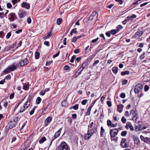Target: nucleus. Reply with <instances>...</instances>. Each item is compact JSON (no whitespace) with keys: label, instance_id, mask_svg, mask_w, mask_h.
Returning <instances> with one entry per match:
<instances>
[{"label":"nucleus","instance_id":"obj_1","mask_svg":"<svg viewBox=\"0 0 150 150\" xmlns=\"http://www.w3.org/2000/svg\"><path fill=\"white\" fill-rule=\"evenodd\" d=\"M33 98L32 96L31 95H30L28 97L27 101L24 103L23 106H22L20 110V112H23L27 109L30 105V101Z\"/></svg>","mask_w":150,"mask_h":150},{"label":"nucleus","instance_id":"obj_2","mask_svg":"<svg viewBox=\"0 0 150 150\" xmlns=\"http://www.w3.org/2000/svg\"><path fill=\"white\" fill-rule=\"evenodd\" d=\"M18 67L17 63L16 62L14 63L11 66H8L6 69L3 72L5 73H10L11 71L16 70Z\"/></svg>","mask_w":150,"mask_h":150},{"label":"nucleus","instance_id":"obj_3","mask_svg":"<svg viewBox=\"0 0 150 150\" xmlns=\"http://www.w3.org/2000/svg\"><path fill=\"white\" fill-rule=\"evenodd\" d=\"M18 120L17 119H14L11 121L6 127V128L7 129H9L15 127L16 125Z\"/></svg>","mask_w":150,"mask_h":150},{"label":"nucleus","instance_id":"obj_4","mask_svg":"<svg viewBox=\"0 0 150 150\" xmlns=\"http://www.w3.org/2000/svg\"><path fill=\"white\" fill-rule=\"evenodd\" d=\"M58 150H70L67 144L63 141L60 145L58 146Z\"/></svg>","mask_w":150,"mask_h":150},{"label":"nucleus","instance_id":"obj_5","mask_svg":"<svg viewBox=\"0 0 150 150\" xmlns=\"http://www.w3.org/2000/svg\"><path fill=\"white\" fill-rule=\"evenodd\" d=\"M143 88L142 85L140 83L136 85L134 87V91L135 93H138Z\"/></svg>","mask_w":150,"mask_h":150},{"label":"nucleus","instance_id":"obj_6","mask_svg":"<svg viewBox=\"0 0 150 150\" xmlns=\"http://www.w3.org/2000/svg\"><path fill=\"white\" fill-rule=\"evenodd\" d=\"M118 130L117 129L115 128L111 129L110 132L111 138L115 137L117 134Z\"/></svg>","mask_w":150,"mask_h":150},{"label":"nucleus","instance_id":"obj_7","mask_svg":"<svg viewBox=\"0 0 150 150\" xmlns=\"http://www.w3.org/2000/svg\"><path fill=\"white\" fill-rule=\"evenodd\" d=\"M147 127L146 126L143 125L142 124H141L136 126L135 128V130L136 132L142 130Z\"/></svg>","mask_w":150,"mask_h":150},{"label":"nucleus","instance_id":"obj_8","mask_svg":"<svg viewBox=\"0 0 150 150\" xmlns=\"http://www.w3.org/2000/svg\"><path fill=\"white\" fill-rule=\"evenodd\" d=\"M130 114H132V116L133 117L132 118V120L136 122L138 117L137 112L136 111H134V110H132L130 112Z\"/></svg>","mask_w":150,"mask_h":150},{"label":"nucleus","instance_id":"obj_9","mask_svg":"<svg viewBox=\"0 0 150 150\" xmlns=\"http://www.w3.org/2000/svg\"><path fill=\"white\" fill-rule=\"evenodd\" d=\"M127 140L125 138H122V139L120 145L123 148H126L128 146L127 143Z\"/></svg>","mask_w":150,"mask_h":150},{"label":"nucleus","instance_id":"obj_10","mask_svg":"<svg viewBox=\"0 0 150 150\" xmlns=\"http://www.w3.org/2000/svg\"><path fill=\"white\" fill-rule=\"evenodd\" d=\"M62 130V129L60 128L59 129L57 132L54 135V138L52 139V140L51 141L50 144H51L53 141L56 138L58 137L59 136L60 133L61 132V131Z\"/></svg>","mask_w":150,"mask_h":150},{"label":"nucleus","instance_id":"obj_11","mask_svg":"<svg viewBox=\"0 0 150 150\" xmlns=\"http://www.w3.org/2000/svg\"><path fill=\"white\" fill-rule=\"evenodd\" d=\"M143 33L142 31L139 30L135 33L134 35L132 36V37L134 38H139L142 35Z\"/></svg>","mask_w":150,"mask_h":150},{"label":"nucleus","instance_id":"obj_12","mask_svg":"<svg viewBox=\"0 0 150 150\" xmlns=\"http://www.w3.org/2000/svg\"><path fill=\"white\" fill-rule=\"evenodd\" d=\"M52 120V118L50 117H48L45 121L44 125L45 126H47Z\"/></svg>","mask_w":150,"mask_h":150},{"label":"nucleus","instance_id":"obj_13","mask_svg":"<svg viewBox=\"0 0 150 150\" xmlns=\"http://www.w3.org/2000/svg\"><path fill=\"white\" fill-rule=\"evenodd\" d=\"M133 138L134 141V143L137 145H139L140 143L139 138L136 136H134Z\"/></svg>","mask_w":150,"mask_h":150},{"label":"nucleus","instance_id":"obj_14","mask_svg":"<svg viewBox=\"0 0 150 150\" xmlns=\"http://www.w3.org/2000/svg\"><path fill=\"white\" fill-rule=\"evenodd\" d=\"M124 106L122 104L118 105L117 107V111L120 113H121L122 110Z\"/></svg>","mask_w":150,"mask_h":150},{"label":"nucleus","instance_id":"obj_15","mask_svg":"<svg viewBox=\"0 0 150 150\" xmlns=\"http://www.w3.org/2000/svg\"><path fill=\"white\" fill-rule=\"evenodd\" d=\"M97 130V129L96 127H93L91 128L90 130V129H88V132H89L91 135H92L93 134L95 133Z\"/></svg>","mask_w":150,"mask_h":150},{"label":"nucleus","instance_id":"obj_16","mask_svg":"<svg viewBox=\"0 0 150 150\" xmlns=\"http://www.w3.org/2000/svg\"><path fill=\"white\" fill-rule=\"evenodd\" d=\"M22 7H24L27 9H28L30 8V5L29 4L27 3V2H23L22 3Z\"/></svg>","mask_w":150,"mask_h":150},{"label":"nucleus","instance_id":"obj_17","mask_svg":"<svg viewBox=\"0 0 150 150\" xmlns=\"http://www.w3.org/2000/svg\"><path fill=\"white\" fill-rule=\"evenodd\" d=\"M137 17L136 15L135 14H133L132 16H128L127 17V20L129 21H132V20L134 18H136Z\"/></svg>","mask_w":150,"mask_h":150},{"label":"nucleus","instance_id":"obj_18","mask_svg":"<svg viewBox=\"0 0 150 150\" xmlns=\"http://www.w3.org/2000/svg\"><path fill=\"white\" fill-rule=\"evenodd\" d=\"M105 143V141H103L102 142L100 143L99 144V146L100 149H103L104 148Z\"/></svg>","mask_w":150,"mask_h":150},{"label":"nucleus","instance_id":"obj_19","mask_svg":"<svg viewBox=\"0 0 150 150\" xmlns=\"http://www.w3.org/2000/svg\"><path fill=\"white\" fill-rule=\"evenodd\" d=\"M91 136L92 135H91V134L89 132H88V133L86 134L84 137L85 139L86 140L90 138Z\"/></svg>","mask_w":150,"mask_h":150},{"label":"nucleus","instance_id":"obj_20","mask_svg":"<svg viewBox=\"0 0 150 150\" xmlns=\"http://www.w3.org/2000/svg\"><path fill=\"white\" fill-rule=\"evenodd\" d=\"M88 65V62L87 61H84L81 66V68L84 69L85 67Z\"/></svg>","mask_w":150,"mask_h":150},{"label":"nucleus","instance_id":"obj_21","mask_svg":"<svg viewBox=\"0 0 150 150\" xmlns=\"http://www.w3.org/2000/svg\"><path fill=\"white\" fill-rule=\"evenodd\" d=\"M76 29L74 28V29H72L71 31L70 34L69 35V36H71L73 33L77 34L78 33V32L76 30Z\"/></svg>","mask_w":150,"mask_h":150},{"label":"nucleus","instance_id":"obj_22","mask_svg":"<svg viewBox=\"0 0 150 150\" xmlns=\"http://www.w3.org/2000/svg\"><path fill=\"white\" fill-rule=\"evenodd\" d=\"M105 131L103 127L102 126L100 128V134L101 137H103L105 133Z\"/></svg>","mask_w":150,"mask_h":150},{"label":"nucleus","instance_id":"obj_23","mask_svg":"<svg viewBox=\"0 0 150 150\" xmlns=\"http://www.w3.org/2000/svg\"><path fill=\"white\" fill-rule=\"evenodd\" d=\"M46 140V138L45 137H42L40 140L39 141L40 144L43 143Z\"/></svg>","mask_w":150,"mask_h":150},{"label":"nucleus","instance_id":"obj_24","mask_svg":"<svg viewBox=\"0 0 150 150\" xmlns=\"http://www.w3.org/2000/svg\"><path fill=\"white\" fill-rule=\"evenodd\" d=\"M26 13L25 12H22L21 13L19 14V16L20 18H23L26 15Z\"/></svg>","mask_w":150,"mask_h":150},{"label":"nucleus","instance_id":"obj_25","mask_svg":"<svg viewBox=\"0 0 150 150\" xmlns=\"http://www.w3.org/2000/svg\"><path fill=\"white\" fill-rule=\"evenodd\" d=\"M25 65V63L24 62L23 60H21L19 63L17 64L18 67H21Z\"/></svg>","mask_w":150,"mask_h":150},{"label":"nucleus","instance_id":"obj_26","mask_svg":"<svg viewBox=\"0 0 150 150\" xmlns=\"http://www.w3.org/2000/svg\"><path fill=\"white\" fill-rule=\"evenodd\" d=\"M110 33L112 35L115 34L119 32L118 30H112L110 31Z\"/></svg>","mask_w":150,"mask_h":150},{"label":"nucleus","instance_id":"obj_27","mask_svg":"<svg viewBox=\"0 0 150 150\" xmlns=\"http://www.w3.org/2000/svg\"><path fill=\"white\" fill-rule=\"evenodd\" d=\"M129 74V71H125L122 72L121 73V74L122 76H124V75H125L126 74L128 75Z\"/></svg>","mask_w":150,"mask_h":150},{"label":"nucleus","instance_id":"obj_28","mask_svg":"<svg viewBox=\"0 0 150 150\" xmlns=\"http://www.w3.org/2000/svg\"><path fill=\"white\" fill-rule=\"evenodd\" d=\"M40 57V53L38 52H36L35 53V58L36 59H38Z\"/></svg>","mask_w":150,"mask_h":150},{"label":"nucleus","instance_id":"obj_29","mask_svg":"<svg viewBox=\"0 0 150 150\" xmlns=\"http://www.w3.org/2000/svg\"><path fill=\"white\" fill-rule=\"evenodd\" d=\"M11 18H10V20H11L12 21H13L14 20V17L15 16V14L14 13H11Z\"/></svg>","mask_w":150,"mask_h":150},{"label":"nucleus","instance_id":"obj_30","mask_svg":"<svg viewBox=\"0 0 150 150\" xmlns=\"http://www.w3.org/2000/svg\"><path fill=\"white\" fill-rule=\"evenodd\" d=\"M112 71L115 74H116L117 72L118 68L116 67H114L112 68Z\"/></svg>","mask_w":150,"mask_h":150},{"label":"nucleus","instance_id":"obj_31","mask_svg":"<svg viewBox=\"0 0 150 150\" xmlns=\"http://www.w3.org/2000/svg\"><path fill=\"white\" fill-rule=\"evenodd\" d=\"M83 69H83L82 68H81V67L76 72V73H78V75H80L81 72L83 71Z\"/></svg>","mask_w":150,"mask_h":150},{"label":"nucleus","instance_id":"obj_32","mask_svg":"<svg viewBox=\"0 0 150 150\" xmlns=\"http://www.w3.org/2000/svg\"><path fill=\"white\" fill-rule=\"evenodd\" d=\"M62 19L61 18H59L57 19V23L58 25H59L62 23Z\"/></svg>","mask_w":150,"mask_h":150},{"label":"nucleus","instance_id":"obj_33","mask_svg":"<svg viewBox=\"0 0 150 150\" xmlns=\"http://www.w3.org/2000/svg\"><path fill=\"white\" fill-rule=\"evenodd\" d=\"M78 106H79V104H76L74 105V106L71 107V108H73L74 110H77L78 108Z\"/></svg>","mask_w":150,"mask_h":150},{"label":"nucleus","instance_id":"obj_34","mask_svg":"<svg viewBox=\"0 0 150 150\" xmlns=\"http://www.w3.org/2000/svg\"><path fill=\"white\" fill-rule=\"evenodd\" d=\"M96 13H97L96 11H94L93 12L92 14L89 17V18L90 19L92 17H95L96 16Z\"/></svg>","mask_w":150,"mask_h":150},{"label":"nucleus","instance_id":"obj_35","mask_svg":"<svg viewBox=\"0 0 150 150\" xmlns=\"http://www.w3.org/2000/svg\"><path fill=\"white\" fill-rule=\"evenodd\" d=\"M41 100V98L40 97H38L36 100V103L37 104H39Z\"/></svg>","mask_w":150,"mask_h":150},{"label":"nucleus","instance_id":"obj_36","mask_svg":"<svg viewBox=\"0 0 150 150\" xmlns=\"http://www.w3.org/2000/svg\"><path fill=\"white\" fill-rule=\"evenodd\" d=\"M123 28V27L120 25H119L116 27V29L118 30L119 32L120 30L122 29Z\"/></svg>","mask_w":150,"mask_h":150},{"label":"nucleus","instance_id":"obj_37","mask_svg":"<svg viewBox=\"0 0 150 150\" xmlns=\"http://www.w3.org/2000/svg\"><path fill=\"white\" fill-rule=\"evenodd\" d=\"M112 122L110 120H108L107 121V125L108 126H111L112 125Z\"/></svg>","mask_w":150,"mask_h":150},{"label":"nucleus","instance_id":"obj_38","mask_svg":"<svg viewBox=\"0 0 150 150\" xmlns=\"http://www.w3.org/2000/svg\"><path fill=\"white\" fill-rule=\"evenodd\" d=\"M126 119L125 118V117H124L123 116L122 117L121 121L123 123H125L126 122Z\"/></svg>","mask_w":150,"mask_h":150},{"label":"nucleus","instance_id":"obj_39","mask_svg":"<svg viewBox=\"0 0 150 150\" xmlns=\"http://www.w3.org/2000/svg\"><path fill=\"white\" fill-rule=\"evenodd\" d=\"M87 102V100L86 99L84 100L81 102V103L83 105H85Z\"/></svg>","mask_w":150,"mask_h":150},{"label":"nucleus","instance_id":"obj_40","mask_svg":"<svg viewBox=\"0 0 150 150\" xmlns=\"http://www.w3.org/2000/svg\"><path fill=\"white\" fill-rule=\"evenodd\" d=\"M127 134V132L126 131H123L121 133V135L122 136H125Z\"/></svg>","mask_w":150,"mask_h":150},{"label":"nucleus","instance_id":"obj_41","mask_svg":"<svg viewBox=\"0 0 150 150\" xmlns=\"http://www.w3.org/2000/svg\"><path fill=\"white\" fill-rule=\"evenodd\" d=\"M75 57L76 56L75 55L73 56L70 59V62L71 63L73 62L74 60L75 59Z\"/></svg>","mask_w":150,"mask_h":150},{"label":"nucleus","instance_id":"obj_42","mask_svg":"<svg viewBox=\"0 0 150 150\" xmlns=\"http://www.w3.org/2000/svg\"><path fill=\"white\" fill-rule=\"evenodd\" d=\"M145 52H144L140 57V59H143L145 57Z\"/></svg>","mask_w":150,"mask_h":150},{"label":"nucleus","instance_id":"obj_43","mask_svg":"<svg viewBox=\"0 0 150 150\" xmlns=\"http://www.w3.org/2000/svg\"><path fill=\"white\" fill-rule=\"evenodd\" d=\"M149 88V87L147 85H145L144 87V90L145 91H148Z\"/></svg>","mask_w":150,"mask_h":150},{"label":"nucleus","instance_id":"obj_44","mask_svg":"<svg viewBox=\"0 0 150 150\" xmlns=\"http://www.w3.org/2000/svg\"><path fill=\"white\" fill-rule=\"evenodd\" d=\"M26 149V146L24 145L22 146L21 147V150H25Z\"/></svg>","mask_w":150,"mask_h":150},{"label":"nucleus","instance_id":"obj_45","mask_svg":"<svg viewBox=\"0 0 150 150\" xmlns=\"http://www.w3.org/2000/svg\"><path fill=\"white\" fill-rule=\"evenodd\" d=\"M120 96L121 98H124L125 97V94L124 93H121L120 94Z\"/></svg>","mask_w":150,"mask_h":150},{"label":"nucleus","instance_id":"obj_46","mask_svg":"<svg viewBox=\"0 0 150 150\" xmlns=\"http://www.w3.org/2000/svg\"><path fill=\"white\" fill-rule=\"evenodd\" d=\"M99 40V38L98 37L96 39L93 40L91 41L92 43H95L98 41Z\"/></svg>","mask_w":150,"mask_h":150},{"label":"nucleus","instance_id":"obj_47","mask_svg":"<svg viewBox=\"0 0 150 150\" xmlns=\"http://www.w3.org/2000/svg\"><path fill=\"white\" fill-rule=\"evenodd\" d=\"M93 125H94V122H91V124L88 126V129H90V128L92 127L93 126Z\"/></svg>","mask_w":150,"mask_h":150},{"label":"nucleus","instance_id":"obj_48","mask_svg":"<svg viewBox=\"0 0 150 150\" xmlns=\"http://www.w3.org/2000/svg\"><path fill=\"white\" fill-rule=\"evenodd\" d=\"M99 62V61L98 60H97L93 64V66H95L96 64H98Z\"/></svg>","mask_w":150,"mask_h":150},{"label":"nucleus","instance_id":"obj_49","mask_svg":"<svg viewBox=\"0 0 150 150\" xmlns=\"http://www.w3.org/2000/svg\"><path fill=\"white\" fill-rule=\"evenodd\" d=\"M35 108L34 107L33 108V109L31 110V111L30 112V115H31L33 114L34 113L35 110Z\"/></svg>","mask_w":150,"mask_h":150},{"label":"nucleus","instance_id":"obj_50","mask_svg":"<svg viewBox=\"0 0 150 150\" xmlns=\"http://www.w3.org/2000/svg\"><path fill=\"white\" fill-rule=\"evenodd\" d=\"M107 104L109 107H110L112 106L111 102L110 101H107Z\"/></svg>","mask_w":150,"mask_h":150},{"label":"nucleus","instance_id":"obj_51","mask_svg":"<svg viewBox=\"0 0 150 150\" xmlns=\"http://www.w3.org/2000/svg\"><path fill=\"white\" fill-rule=\"evenodd\" d=\"M7 6L8 8H10L12 7V5L10 3H8L7 4Z\"/></svg>","mask_w":150,"mask_h":150},{"label":"nucleus","instance_id":"obj_52","mask_svg":"<svg viewBox=\"0 0 150 150\" xmlns=\"http://www.w3.org/2000/svg\"><path fill=\"white\" fill-rule=\"evenodd\" d=\"M61 104L62 106H64V107H66V101H63L62 103Z\"/></svg>","mask_w":150,"mask_h":150},{"label":"nucleus","instance_id":"obj_53","mask_svg":"<svg viewBox=\"0 0 150 150\" xmlns=\"http://www.w3.org/2000/svg\"><path fill=\"white\" fill-rule=\"evenodd\" d=\"M106 35L108 37H109L111 36V33L110 31H108L105 33Z\"/></svg>","mask_w":150,"mask_h":150},{"label":"nucleus","instance_id":"obj_54","mask_svg":"<svg viewBox=\"0 0 150 150\" xmlns=\"http://www.w3.org/2000/svg\"><path fill=\"white\" fill-rule=\"evenodd\" d=\"M77 39L78 38H77L76 37H74L72 39L71 42H75Z\"/></svg>","mask_w":150,"mask_h":150},{"label":"nucleus","instance_id":"obj_55","mask_svg":"<svg viewBox=\"0 0 150 150\" xmlns=\"http://www.w3.org/2000/svg\"><path fill=\"white\" fill-rule=\"evenodd\" d=\"M52 61H49V62H46V66H49V65H50L51 64V63H52Z\"/></svg>","mask_w":150,"mask_h":150},{"label":"nucleus","instance_id":"obj_56","mask_svg":"<svg viewBox=\"0 0 150 150\" xmlns=\"http://www.w3.org/2000/svg\"><path fill=\"white\" fill-rule=\"evenodd\" d=\"M128 81L127 80L125 79L123 80L122 81V83L123 85H125L127 83Z\"/></svg>","mask_w":150,"mask_h":150},{"label":"nucleus","instance_id":"obj_57","mask_svg":"<svg viewBox=\"0 0 150 150\" xmlns=\"http://www.w3.org/2000/svg\"><path fill=\"white\" fill-rule=\"evenodd\" d=\"M11 35V32L8 33H7V34L6 36V38L7 39L9 38H10V37Z\"/></svg>","mask_w":150,"mask_h":150},{"label":"nucleus","instance_id":"obj_58","mask_svg":"<svg viewBox=\"0 0 150 150\" xmlns=\"http://www.w3.org/2000/svg\"><path fill=\"white\" fill-rule=\"evenodd\" d=\"M27 22L28 24H30L31 22V20L30 18L29 17L27 18Z\"/></svg>","mask_w":150,"mask_h":150},{"label":"nucleus","instance_id":"obj_59","mask_svg":"<svg viewBox=\"0 0 150 150\" xmlns=\"http://www.w3.org/2000/svg\"><path fill=\"white\" fill-rule=\"evenodd\" d=\"M23 61L25 63V65H26L28 63V61L27 59H25L23 60Z\"/></svg>","mask_w":150,"mask_h":150},{"label":"nucleus","instance_id":"obj_60","mask_svg":"<svg viewBox=\"0 0 150 150\" xmlns=\"http://www.w3.org/2000/svg\"><path fill=\"white\" fill-rule=\"evenodd\" d=\"M80 52V49H78L76 50H74V52L75 54H77L79 52Z\"/></svg>","mask_w":150,"mask_h":150},{"label":"nucleus","instance_id":"obj_61","mask_svg":"<svg viewBox=\"0 0 150 150\" xmlns=\"http://www.w3.org/2000/svg\"><path fill=\"white\" fill-rule=\"evenodd\" d=\"M5 79H6L7 80H10L11 79V76L9 74L5 77Z\"/></svg>","mask_w":150,"mask_h":150},{"label":"nucleus","instance_id":"obj_62","mask_svg":"<svg viewBox=\"0 0 150 150\" xmlns=\"http://www.w3.org/2000/svg\"><path fill=\"white\" fill-rule=\"evenodd\" d=\"M69 68L70 67L69 66L66 65L64 67V70H67L69 69Z\"/></svg>","mask_w":150,"mask_h":150},{"label":"nucleus","instance_id":"obj_63","mask_svg":"<svg viewBox=\"0 0 150 150\" xmlns=\"http://www.w3.org/2000/svg\"><path fill=\"white\" fill-rule=\"evenodd\" d=\"M125 115L126 117H128L129 116V113L128 111H126L125 112Z\"/></svg>","mask_w":150,"mask_h":150},{"label":"nucleus","instance_id":"obj_64","mask_svg":"<svg viewBox=\"0 0 150 150\" xmlns=\"http://www.w3.org/2000/svg\"><path fill=\"white\" fill-rule=\"evenodd\" d=\"M14 93H12L9 96V98L10 99H12L14 97Z\"/></svg>","mask_w":150,"mask_h":150}]
</instances>
